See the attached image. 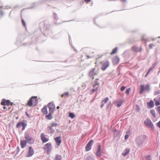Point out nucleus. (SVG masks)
<instances>
[{
    "label": "nucleus",
    "mask_w": 160,
    "mask_h": 160,
    "mask_svg": "<svg viewBox=\"0 0 160 160\" xmlns=\"http://www.w3.org/2000/svg\"><path fill=\"white\" fill-rule=\"evenodd\" d=\"M146 140L147 136L145 135L141 134L137 137L135 141L137 145L139 147H141L143 146Z\"/></svg>",
    "instance_id": "1"
},
{
    "label": "nucleus",
    "mask_w": 160,
    "mask_h": 160,
    "mask_svg": "<svg viewBox=\"0 0 160 160\" xmlns=\"http://www.w3.org/2000/svg\"><path fill=\"white\" fill-rule=\"evenodd\" d=\"M38 100L37 97L36 96H32L29 100L26 105L30 107L31 106L34 107L38 104Z\"/></svg>",
    "instance_id": "2"
},
{
    "label": "nucleus",
    "mask_w": 160,
    "mask_h": 160,
    "mask_svg": "<svg viewBox=\"0 0 160 160\" xmlns=\"http://www.w3.org/2000/svg\"><path fill=\"white\" fill-rule=\"evenodd\" d=\"M99 72V70L98 68H94L91 69L89 72V76L93 79V77Z\"/></svg>",
    "instance_id": "3"
},
{
    "label": "nucleus",
    "mask_w": 160,
    "mask_h": 160,
    "mask_svg": "<svg viewBox=\"0 0 160 160\" xmlns=\"http://www.w3.org/2000/svg\"><path fill=\"white\" fill-rule=\"evenodd\" d=\"M25 138L27 142L30 144H32L34 142V139L32 138L30 135L28 133L25 134Z\"/></svg>",
    "instance_id": "4"
},
{
    "label": "nucleus",
    "mask_w": 160,
    "mask_h": 160,
    "mask_svg": "<svg viewBox=\"0 0 160 160\" xmlns=\"http://www.w3.org/2000/svg\"><path fill=\"white\" fill-rule=\"evenodd\" d=\"M13 104V103L11 102L10 100H7L4 99H2V101L1 103V104L3 106L7 105L9 106L10 105H12Z\"/></svg>",
    "instance_id": "5"
},
{
    "label": "nucleus",
    "mask_w": 160,
    "mask_h": 160,
    "mask_svg": "<svg viewBox=\"0 0 160 160\" xmlns=\"http://www.w3.org/2000/svg\"><path fill=\"white\" fill-rule=\"evenodd\" d=\"M145 125L147 127L153 128L154 127L153 124L150 120L148 118L145 120L144 121Z\"/></svg>",
    "instance_id": "6"
},
{
    "label": "nucleus",
    "mask_w": 160,
    "mask_h": 160,
    "mask_svg": "<svg viewBox=\"0 0 160 160\" xmlns=\"http://www.w3.org/2000/svg\"><path fill=\"white\" fill-rule=\"evenodd\" d=\"M41 139L43 143H45L49 140V137L44 134L43 133H41L40 134Z\"/></svg>",
    "instance_id": "7"
},
{
    "label": "nucleus",
    "mask_w": 160,
    "mask_h": 160,
    "mask_svg": "<svg viewBox=\"0 0 160 160\" xmlns=\"http://www.w3.org/2000/svg\"><path fill=\"white\" fill-rule=\"evenodd\" d=\"M93 142V141L92 140H91L87 144L86 147L85 149L86 151H89L92 148V145Z\"/></svg>",
    "instance_id": "8"
},
{
    "label": "nucleus",
    "mask_w": 160,
    "mask_h": 160,
    "mask_svg": "<svg viewBox=\"0 0 160 160\" xmlns=\"http://www.w3.org/2000/svg\"><path fill=\"white\" fill-rule=\"evenodd\" d=\"M43 148L48 154H49L50 152V143H48L46 144Z\"/></svg>",
    "instance_id": "9"
},
{
    "label": "nucleus",
    "mask_w": 160,
    "mask_h": 160,
    "mask_svg": "<svg viewBox=\"0 0 160 160\" xmlns=\"http://www.w3.org/2000/svg\"><path fill=\"white\" fill-rule=\"evenodd\" d=\"M34 153V150L33 148L31 147H29V151L28 152V154L26 155V157H31L33 155Z\"/></svg>",
    "instance_id": "10"
},
{
    "label": "nucleus",
    "mask_w": 160,
    "mask_h": 160,
    "mask_svg": "<svg viewBox=\"0 0 160 160\" xmlns=\"http://www.w3.org/2000/svg\"><path fill=\"white\" fill-rule=\"evenodd\" d=\"M27 124L24 123L23 122H19L17 125L16 126V127L17 128H19L21 126H22V130H24L25 127L26 126Z\"/></svg>",
    "instance_id": "11"
},
{
    "label": "nucleus",
    "mask_w": 160,
    "mask_h": 160,
    "mask_svg": "<svg viewBox=\"0 0 160 160\" xmlns=\"http://www.w3.org/2000/svg\"><path fill=\"white\" fill-rule=\"evenodd\" d=\"M109 63L108 61H106L103 62L102 67V69L103 71L105 70L109 66Z\"/></svg>",
    "instance_id": "12"
},
{
    "label": "nucleus",
    "mask_w": 160,
    "mask_h": 160,
    "mask_svg": "<svg viewBox=\"0 0 160 160\" xmlns=\"http://www.w3.org/2000/svg\"><path fill=\"white\" fill-rule=\"evenodd\" d=\"M54 139L57 145L58 146H59L62 142L61 137L59 136L55 138Z\"/></svg>",
    "instance_id": "13"
},
{
    "label": "nucleus",
    "mask_w": 160,
    "mask_h": 160,
    "mask_svg": "<svg viewBox=\"0 0 160 160\" xmlns=\"http://www.w3.org/2000/svg\"><path fill=\"white\" fill-rule=\"evenodd\" d=\"M124 102L123 99H121L116 101L115 103L117 104V106L118 107H119L121 106L122 104L124 103Z\"/></svg>",
    "instance_id": "14"
},
{
    "label": "nucleus",
    "mask_w": 160,
    "mask_h": 160,
    "mask_svg": "<svg viewBox=\"0 0 160 160\" xmlns=\"http://www.w3.org/2000/svg\"><path fill=\"white\" fill-rule=\"evenodd\" d=\"M27 142L25 140H21L20 141V145L22 148H24L27 145Z\"/></svg>",
    "instance_id": "15"
},
{
    "label": "nucleus",
    "mask_w": 160,
    "mask_h": 160,
    "mask_svg": "<svg viewBox=\"0 0 160 160\" xmlns=\"http://www.w3.org/2000/svg\"><path fill=\"white\" fill-rule=\"evenodd\" d=\"M129 151L130 149H129L126 148L122 154L123 156H125L129 153Z\"/></svg>",
    "instance_id": "16"
},
{
    "label": "nucleus",
    "mask_w": 160,
    "mask_h": 160,
    "mask_svg": "<svg viewBox=\"0 0 160 160\" xmlns=\"http://www.w3.org/2000/svg\"><path fill=\"white\" fill-rule=\"evenodd\" d=\"M140 91L139 93L142 94L143 93V91L145 90V86L141 84L140 85Z\"/></svg>",
    "instance_id": "17"
},
{
    "label": "nucleus",
    "mask_w": 160,
    "mask_h": 160,
    "mask_svg": "<svg viewBox=\"0 0 160 160\" xmlns=\"http://www.w3.org/2000/svg\"><path fill=\"white\" fill-rule=\"evenodd\" d=\"M42 112L45 114H47L48 113L47 107H44L42 109Z\"/></svg>",
    "instance_id": "18"
},
{
    "label": "nucleus",
    "mask_w": 160,
    "mask_h": 160,
    "mask_svg": "<svg viewBox=\"0 0 160 160\" xmlns=\"http://www.w3.org/2000/svg\"><path fill=\"white\" fill-rule=\"evenodd\" d=\"M119 61V59L117 57H115L114 58L113 60V62L115 64L118 63Z\"/></svg>",
    "instance_id": "19"
},
{
    "label": "nucleus",
    "mask_w": 160,
    "mask_h": 160,
    "mask_svg": "<svg viewBox=\"0 0 160 160\" xmlns=\"http://www.w3.org/2000/svg\"><path fill=\"white\" fill-rule=\"evenodd\" d=\"M55 106L51 102V112H52L55 109Z\"/></svg>",
    "instance_id": "20"
},
{
    "label": "nucleus",
    "mask_w": 160,
    "mask_h": 160,
    "mask_svg": "<svg viewBox=\"0 0 160 160\" xmlns=\"http://www.w3.org/2000/svg\"><path fill=\"white\" fill-rule=\"evenodd\" d=\"M148 106L151 108H152L154 106V103L152 100L150 101V102L148 103Z\"/></svg>",
    "instance_id": "21"
},
{
    "label": "nucleus",
    "mask_w": 160,
    "mask_h": 160,
    "mask_svg": "<svg viewBox=\"0 0 160 160\" xmlns=\"http://www.w3.org/2000/svg\"><path fill=\"white\" fill-rule=\"evenodd\" d=\"M150 89V85L149 84H148L145 86V90L147 91H149Z\"/></svg>",
    "instance_id": "22"
},
{
    "label": "nucleus",
    "mask_w": 160,
    "mask_h": 160,
    "mask_svg": "<svg viewBox=\"0 0 160 160\" xmlns=\"http://www.w3.org/2000/svg\"><path fill=\"white\" fill-rule=\"evenodd\" d=\"M108 97L105 98L102 101V103H104V104L106 103L107 102L108 100Z\"/></svg>",
    "instance_id": "23"
},
{
    "label": "nucleus",
    "mask_w": 160,
    "mask_h": 160,
    "mask_svg": "<svg viewBox=\"0 0 160 160\" xmlns=\"http://www.w3.org/2000/svg\"><path fill=\"white\" fill-rule=\"evenodd\" d=\"M75 115L73 113H69V117H70L72 119H73Z\"/></svg>",
    "instance_id": "24"
},
{
    "label": "nucleus",
    "mask_w": 160,
    "mask_h": 160,
    "mask_svg": "<svg viewBox=\"0 0 160 160\" xmlns=\"http://www.w3.org/2000/svg\"><path fill=\"white\" fill-rule=\"evenodd\" d=\"M155 65L153 64L151 67L148 70V73H150V72L152 70V69L154 68Z\"/></svg>",
    "instance_id": "25"
},
{
    "label": "nucleus",
    "mask_w": 160,
    "mask_h": 160,
    "mask_svg": "<svg viewBox=\"0 0 160 160\" xmlns=\"http://www.w3.org/2000/svg\"><path fill=\"white\" fill-rule=\"evenodd\" d=\"M68 94H69L68 93V92H65L63 94H62V95L61 96L62 98H65V97L68 96Z\"/></svg>",
    "instance_id": "26"
},
{
    "label": "nucleus",
    "mask_w": 160,
    "mask_h": 160,
    "mask_svg": "<svg viewBox=\"0 0 160 160\" xmlns=\"http://www.w3.org/2000/svg\"><path fill=\"white\" fill-rule=\"evenodd\" d=\"M150 112L154 117H155V111L154 110L152 109L151 110Z\"/></svg>",
    "instance_id": "27"
},
{
    "label": "nucleus",
    "mask_w": 160,
    "mask_h": 160,
    "mask_svg": "<svg viewBox=\"0 0 160 160\" xmlns=\"http://www.w3.org/2000/svg\"><path fill=\"white\" fill-rule=\"evenodd\" d=\"M61 157L59 155H57L55 158L54 160H61Z\"/></svg>",
    "instance_id": "28"
},
{
    "label": "nucleus",
    "mask_w": 160,
    "mask_h": 160,
    "mask_svg": "<svg viewBox=\"0 0 160 160\" xmlns=\"http://www.w3.org/2000/svg\"><path fill=\"white\" fill-rule=\"evenodd\" d=\"M117 48H114V49H113L112 52L111 53V54H112L114 53H115L117 51Z\"/></svg>",
    "instance_id": "29"
},
{
    "label": "nucleus",
    "mask_w": 160,
    "mask_h": 160,
    "mask_svg": "<svg viewBox=\"0 0 160 160\" xmlns=\"http://www.w3.org/2000/svg\"><path fill=\"white\" fill-rule=\"evenodd\" d=\"M159 93H160V90H159L156 91L154 92V94L155 95L159 94Z\"/></svg>",
    "instance_id": "30"
},
{
    "label": "nucleus",
    "mask_w": 160,
    "mask_h": 160,
    "mask_svg": "<svg viewBox=\"0 0 160 160\" xmlns=\"http://www.w3.org/2000/svg\"><path fill=\"white\" fill-rule=\"evenodd\" d=\"M140 110V109L139 108V106L138 105H137L136 106V108H135V110H136V111H137V112H138V111H139Z\"/></svg>",
    "instance_id": "31"
},
{
    "label": "nucleus",
    "mask_w": 160,
    "mask_h": 160,
    "mask_svg": "<svg viewBox=\"0 0 160 160\" xmlns=\"http://www.w3.org/2000/svg\"><path fill=\"white\" fill-rule=\"evenodd\" d=\"M22 23L23 25L24 26V27H26V25L25 22L24 21L23 19H22Z\"/></svg>",
    "instance_id": "32"
},
{
    "label": "nucleus",
    "mask_w": 160,
    "mask_h": 160,
    "mask_svg": "<svg viewBox=\"0 0 160 160\" xmlns=\"http://www.w3.org/2000/svg\"><path fill=\"white\" fill-rule=\"evenodd\" d=\"M130 90L131 89L130 88H128L127 89L125 92L127 94H128L129 92L130 91Z\"/></svg>",
    "instance_id": "33"
},
{
    "label": "nucleus",
    "mask_w": 160,
    "mask_h": 160,
    "mask_svg": "<svg viewBox=\"0 0 160 160\" xmlns=\"http://www.w3.org/2000/svg\"><path fill=\"white\" fill-rule=\"evenodd\" d=\"M96 155L98 156H101L100 151L98 150L96 153Z\"/></svg>",
    "instance_id": "34"
},
{
    "label": "nucleus",
    "mask_w": 160,
    "mask_h": 160,
    "mask_svg": "<svg viewBox=\"0 0 160 160\" xmlns=\"http://www.w3.org/2000/svg\"><path fill=\"white\" fill-rule=\"evenodd\" d=\"M86 160H93V158L92 157H89L87 158Z\"/></svg>",
    "instance_id": "35"
},
{
    "label": "nucleus",
    "mask_w": 160,
    "mask_h": 160,
    "mask_svg": "<svg viewBox=\"0 0 160 160\" xmlns=\"http://www.w3.org/2000/svg\"><path fill=\"white\" fill-rule=\"evenodd\" d=\"M57 125V124H56V123H52L51 125V126L52 127H56Z\"/></svg>",
    "instance_id": "36"
},
{
    "label": "nucleus",
    "mask_w": 160,
    "mask_h": 160,
    "mask_svg": "<svg viewBox=\"0 0 160 160\" xmlns=\"http://www.w3.org/2000/svg\"><path fill=\"white\" fill-rule=\"evenodd\" d=\"M155 105L157 106L160 105V102L158 101H157L155 103Z\"/></svg>",
    "instance_id": "37"
},
{
    "label": "nucleus",
    "mask_w": 160,
    "mask_h": 160,
    "mask_svg": "<svg viewBox=\"0 0 160 160\" xmlns=\"http://www.w3.org/2000/svg\"><path fill=\"white\" fill-rule=\"evenodd\" d=\"M45 118L47 119H50V113H49L48 115H47L45 116Z\"/></svg>",
    "instance_id": "38"
},
{
    "label": "nucleus",
    "mask_w": 160,
    "mask_h": 160,
    "mask_svg": "<svg viewBox=\"0 0 160 160\" xmlns=\"http://www.w3.org/2000/svg\"><path fill=\"white\" fill-rule=\"evenodd\" d=\"M53 15H54V18L55 19H57L58 18L57 15L56 13H54Z\"/></svg>",
    "instance_id": "39"
},
{
    "label": "nucleus",
    "mask_w": 160,
    "mask_h": 160,
    "mask_svg": "<svg viewBox=\"0 0 160 160\" xmlns=\"http://www.w3.org/2000/svg\"><path fill=\"white\" fill-rule=\"evenodd\" d=\"M125 88V86H122L121 88V90L122 91H123Z\"/></svg>",
    "instance_id": "40"
},
{
    "label": "nucleus",
    "mask_w": 160,
    "mask_h": 160,
    "mask_svg": "<svg viewBox=\"0 0 160 160\" xmlns=\"http://www.w3.org/2000/svg\"><path fill=\"white\" fill-rule=\"evenodd\" d=\"M146 160H151L150 156H147L146 158Z\"/></svg>",
    "instance_id": "41"
},
{
    "label": "nucleus",
    "mask_w": 160,
    "mask_h": 160,
    "mask_svg": "<svg viewBox=\"0 0 160 160\" xmlns=\"http://www.w3.org/2000/svg\"><path fill=\"white\" fill-rule=\"evenodd\" d=\"M129 136L128 134H126L125 136V139L126 140L128 138Z\"/></svg>",
    "instance_id": "42"
},
{
    "label": "nucleus",
    "mask_w": 160,
    "mask_h": 160,
    "mask_svg": "<svg viewBox=\"0 0 160 160\" xmlns=\"http://www.w3.org/2000/svg\"><path fill=\"white\" fill-rule=\"evenodd\" d=\"M154 46V45L153 44H150L149 45V48L151 49L152 48V47L153 46Z\"/></svg>",
    "instance_id": "43"
},
{
    "label": "nucleus",
    "mask_w": 160,
    "mask_h": 160,
    "mask_svg": "<svg viewBox=\"0 0 160 160\" xmlns=\"http://www.w3.org/2000/svg\"><path fill=\"white\" fill-rule=\"evenodd\" d=\"M157 110L160 114V106L157 107Z\"/></svg>",
    "instance_id": "44"
},
{
    "label": "nucleus",
    "mask_w": 160,
    "mask_h": 160,
    "mask_svg": "<svg viewBox=\"0 0 160 160\" xmlns=\"http://www.w3.org/2000/svg\"><path fill=\"white\" fill-rule=\"evenodd\" d=\"M157 126L158 127L160 128V121L157 123Z\"/></svg>",
    "instance_id": "45"
},
{
    "label": "nucleus",
    "mask_w": 160,
    "mask_h": 160,
    "mask_svg": "<svg viewBox=\"0 0 160 160\" xmlns=\"http://www.w3.org/2000/svg\"><path fill=\"white\" fill-rule=\"evenodd\" d=\"M54 132V130L53 129H52L51 128V133H53Z\"/></svg>",
    "instance_id": "46"
},
{
    "label": "nucleus",
    "mask_w": 160,
    "mask_h": 160,
    "mask_svg": "<svg viewBox=\"0 0 160 160\" xmlns=\"http://www.w3.org/2000/svg\"><path fill=\"white\" fill-rule=\"evenodd\" d=\"M98 151H101V146H100V145H99L98 146Z\"/></svg>",
    "instance_id": "47"
},
{
    "label": "nucleus",
    "mask_w": 160,
    "mask_h": 160,
    "mask_svg": "<svg viewBox=\"0 0 160 160\" xmlns=\"http://www.w3.org/2000/svg\"><path fill=\"white\" fill-rule=\"evenodd\" d=\"M104 103H102V104L101 105V108H102L104 105Z\"/></svg>",
    "instance_id": "48"
},
{
    "label": "nucleus",
    "mask_w": 160,
    "mask_h": 160,
    "mask_svg": "<svg viewBox=\"0 0 160 160\" xmlns=\"http://www.w3.org/2000/svg\"><path fill=\"white\" fill-rule=\"evenodd\" d=\"M26 115H27V117H29V118H30V116H29V114H28V113H26Z\"/></svg>",
    "instance_id": "49"
},
{
    "label": "nucleus",
    "mask_w": 160,
    "mask_h": 160,
    "mask_svg": "<svg viewBox=\"0 0 160 160\" xmlns=\"http://www.w3.org/2000/svg\"><path fill=\"white\" fill-rule=\"evenodd\" d=\"M149 73H148V72H147V73L146 74V75H145V77H146Z\"/></svg>",
    "instance_id": "50"
},
{
    "label": "nucleus",
    "mask_w": 160,
    "mask_h": 160,
    "mask_svg": "<svg viewBox=\"0 0 160 160\" xmlns=\"http://www.w3.org/2000/svg\"><path fill=\"white\" fill-rule=\"evenodd\" d=\"M86 2H90L91 1V0H84Z\"/></svg>",
    "instance_id": "51"
},
{
    "label": "nucleus",
    "mask_w": 160,
    "mask_h": 160,
    "mask_svg": "<svg viewBox=\"0 0 160 160\" xmlns=\"http://www.w3.org/2000/svg\"><path fill=\"white\" fill-rule=\"evenodd\" d=\"M48 107H49V109H50V107L49 106V105H50V103H48Z\"/></svg>",
    "instance_id": "52"
},
{
    "label": "nucleus",
    "mask_w": 160,
    "mask_h": 160,
    "mask_svg": "<svg viewBox=\"0 0 160 160\" xmlns=\"http://www.w3.org/2000/svg\"><path fill=\"white\" fill-rule=\"evenodd\" d=\"M120 0L123 2H125L126 1V0Z\"/></svg>",
    "instance_id": "53"
},
{
    "label": "nucleus",
    "mask_w": 160,
    "mask_h": 160,
    "mask_svg": "<svg viewBox=\"0 0 160 160\" xmlns=\"http://www.w3.org/2000/svg\"><path fill=\"white\" fill-rule=\"evenodd\" d=\"M96 90V89H93L92 90V92H94Z\"/></svg>",
    "instance_id": "54"
},
{
    "label": "nucleus",
    "mask_w": 160,
    "mask_h": 160,
    "mask_svg": "<svg viewBox=\"0 0 160 160\" xmlns=\"http://www.w3.org/2000/svg\"><path fill=\"white\" fill-rule=\"evenodd\" d=\"M142 39L143 40H145V39L143 37H142Z\"/></svg>",
    "instance_id": "55"
},
{
    "label": "nucleus",
    "mask_w": 160,
    "mask_h": 160,
    "mask_svg": "<svg viewBox=\"0 0 160 160\" xmlns=\"http://www.w3.org/2000/svg\"><path fill=\"white\" fill-rule=\"evenodd\" d=\"M6 107H3V109H6Z\"/></svg>",
    "instance_id": "56"
},
{
    "label": "nucleus",
    "mask_w": 160,
    "mask_h": 160,
    "mask_svg": "<svg viewBox=\"0 0 160 160\" xmlns=\"http://www.w3.org/2000/svg\"><path fill=\"white\" fill-rule=\"evenodd\" d=\"M73 49H74V50L75 51H76V49L75 48H74Z\"/></svg>",
    "instance_id": "57"
},
{
    "label": "nucleus",
    "mask_w": 160,
    "mask_h": 160,
    "mask_svg": "<svg viewBox=\"0 0 160 160\" xmlns=\"http://www.w3.org/2000/svg\"><path fill=\"white\" fill-rule=\"evenodd\" d=\"M59 106H58V107H57V109H59Z\"/></svg>",
    "instance_id": "58"
},
{
    "label": "nucleus",
    "mask_w": 160,
    "mask_h": 160,
    "mask_svg": "<svg viewBox=\"0 0 160 160\" xmlns=\"http://www.w3.org/2000/svg\"><path fill=\"white\" fill-rule=\"evenodd\" d=\"M87 57H88V58H89L90 57L88 56H87Z\"/></svg>",
    "instance_id": "59"
},
{
    "label": "nucleus",
    "mask_w": 160,
    "mask_h": 160,
    "mask_svg": "<svg viewBox=\"0 0 160 160\" xmlns=\"http://www.w3.org/2000/svg\"><path fill=\"white\" fill-rule=\"evenodd\" d=\"M160 38V37H158V38Z\"/></svg>",
    "instance_id": "60"
},
{
    "label": "nucleus",
    "mask_w": 160,
    "mask_h": 160,
    "mask_svg": "<svg viewBox=\"0 0 160 160\" xmlns=\"http://www.w3.org/2000/svg\"><path fill=\"white\" fill-rule=\"evenodd\" d=\"M50 118L51 119V118Z\"/></svg>",
    "instance_id": "61"
},
{
    "label": "nucleus",
    "mask_w": 160,
    "mask_h": 160,
    "mask_svg": "<svg viewBox=\"0 0 160 160\" xmlns=\"http://www.w3.org/2000/svg\"><path fill=\"white\" fill-rule=\"evenodd\" d=\"M70 38L69 37V40H70Z\"/></svg>",
    "instance_id": "62"
}]
</instances>
